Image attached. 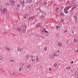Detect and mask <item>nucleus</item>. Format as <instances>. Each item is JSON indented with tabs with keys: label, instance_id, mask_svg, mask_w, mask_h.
<instances>
[{
	"label": "nucleus",
	"instance_id": "1",
	"mask_svg": "<svg viewBox=\"0 0 78 78\" xmlns=\"http://www.w3.org/2000/svg\"><path fill=\"white\" fill-rule=\"evenodd\" d=\"M0 10L1 11V12L2 14H5V13H6V11H7V9L6 8L4 7L2 8V6L1 5H0Z\"/></svg>",
	"mask_w": 78,
	"mask_h": 78
},
{
	"label": "nucleus",
	"instance_id": "2",
	"mask_svg": "<svg viewBox=\"0 0 78 78\" xmlns=\"http://www.w3.org/2000/svg\"><path fill=\"white\" fill-rule=\"evenodd\" d=\"M22 30L23 33H25L27 31V26L25 24H22Z\"/></svg>",
	"mask_w": 78,
	"mask_h": 78
},
{
	"label": "nucleus",
	"instance_id": "3",
	"mask_svg": "<svg viewBox=\"0 0 78 78\" xmlns=\"http://www.w3.org/2000/svg\"><path fill=\"white\" fill-rule=\"evenodd\" d=\"M74 18H75L76 22V23H78V16L77 14H75V16H74Z\"/></svg>",
	"mask_w": 78,
	"mask_h": 78
},
{
	"label": "nucleus",
	"instance_id": "4",
	"mask_svg": "<svg viewBox=\"0 0 78 78\" xmlns=\"http://www.w3.org/2000/svg\"><path fill=\"white\" fill-rule=\"evenodd\" d=\"M17 29L18 32H21V31H22V26L21 27H17Z\"/></svg>",
	"mask_w": 78,
	"mask_h": 78
},
{
	"label": "nucleus",
	"instance_id": "5",
	"mask_svg": "<svg viewBox=\"0 0 78 78\" xmlns=\"http://www.w3.org/2000/svg\"><path fill=\"white\" fill-rule=\"evenodd\" d=\"M9 2L10 3V5H12V6H13L14 4V1H12V0H10L9 1Z\"/></svg>",
	"mask_w": 78,
	"mask_h": 78
},
{
	"label": "nucleus",
	"instance_id": "6",
	"mask_svg": "<svg viewBox=\"0 0 78 78\" xmlns=\"http://www.w3.org/2000/svg\"><path fill=\"white\" fill-rule=\"evenodd\" d=\"M55 58V54H53L50 57V58L51 59H54Z\"/></svg>",
	"mask_w": 78,
	"mask_h": 78
},
{
	"label": "nucleus",
	"instance_id": "7",
	"mask_svg": "<svg viewBox=\"0 0 78 78\" xmlns=\"http://www.w3.org/2000/svg\"><path fill=\"white\" fill-rule=\"evenodd\" d=\"M45 30H46V29H45V28H43L41 31V34H45Z\"/></svg>",
	"mask_w": 78,
	"mask_h": 78
},
{
	"label": "nucleus",
	"instance_id": "8",
	"mask_svg": "<svg viewBox=\"0 0 78 78\" xmlns=\"http://www.w3.org/2000/svg\"><path fill=\"white\" fill-rule=\"evenodd\" d=\"M36 17V16H31L29 18H28V20H33V19H34V18H35V17Z\"/></svg>",
	"mask_w": 78,
	"mask_h": 78
},
{
	"label": "nucleus",
	"instance_id": "9",
	"mask_svg": "<svg viewBox=\"0 0 78 78\" xmlns=\"http://www.w3.org/2000/svg\"><path fill=\"white\" fill-rule=\"evenodd\" d=\"M58 45L60 47H61V46L62 45V44L61 43V42H58Z\"/></svg>",
	"mask_w": 78,
	"mask_h": 78
},
{
	"label": "nucleus",
	"instance_id": "10",
	"mask_svg": "<svg viewBox=\"0 0 78 78\" xmlns=\"http://www.w3.org/2000/svg\"><path fill=\"white\" fill-rule=\"evenodd\" d=\"M20 66L21 67L23 68L24 67V64L23 63H21L20 64Z\"/></svg>",
	"mask_w": 78,
	"mask_h": 78
},
{
	"label": "nucleus",
	"instance_id": "11",
	"mask_svg": "<svg viewBox=\"0 0 78 78\" xmlns=\"http://www.w3.org/2000/svg\"><path fill=\"white\" fill-rule=\"evenodd\" d=\"M64 12L65 14H68V11H67L66 9H64Z\"/></svg>",
	"mask_w": 78,
	"mask_h": 78
},
{
	"label": "nucleus",
	"instance_id": "12",
	"mask_svg": "<svg viewBox=\"0 0 78 78\" xmlns=\"http://www.w3.org/2000/svg\"><path fill=\"white\" fill-rule=\"evenodd\" d=\"M70 69H71V68H70V66H68L67 67H66V70H70Z\"/></svg>",
	"mask_w": 78,
	"mask_h": 78
},
{
	"label": "nucleus",
	"instance_id": "13",
	"mask_svg": "<svg viewBox=\"0 0 78 78\" xmlns=\"http://www.w3.org/2000/svg\"><path fill=\"white\" fill-rule=\"evenodd\" d=\"M55 55V56H59V54L57 52H55L53 53Z\"/></svg>",
	"mask_w": 78,
	"mask_h": 78
},
{
	"label": "nucleus",
	"instance_id": "14",
	"mask_svg": "<svg viewBox=\"0 0 78 78\" xmlns=\"http://www.w3.org/2000/svg\"><path fill=\"white\" fill-rule=\"evenodd\" d=\"M17 51L18 52L20 51V52H21V49L20 47H17Z\"/></svg>",
	"mask_w": 78,
	"mask_h": 78
},
{
	"label": "nucleus",
	"instance_id": "15",
	"mask_svg": "<svg viewBox=\"0 0 78 78\" xmlns=\"http://www.w3.org/2000/svg\"><path fill=\"white\" fill-rule=\"evenodd\" d=\"M73 41L74 42H78V39L76 38H75L73 40Z\"/></svg>",
	"mask_w": 78,
	"mask_h": 78
},
{
	"label": "nucleus",
	"instance_id": "16",
	"mask_svg": "<svg viewBox=\"0 0 78 78\" xmlns=\"http://www.w3.org/2000/svg\"><path fill=\"white\" fill-rule=\"evenodd\" d=\"M36 62H39V59L37 57L36 58Z\"/></svg>",
	"mask_w": 78,
	"mask_h": 78
},
{
	"label": "nucleus",
	"instance_id": "17",
	"mask_svg": "<svg viewBox=\"0 0 78 78\" xmlns=\"http://www.w3.org/2000/svg\"><path fill=\"white\" fill-rule=\"evenodd\" d=\"M41 25V23H38L37 24V25L36 26V28H37V27H39Z\"/></svg>",
	"mask_w": 78,
	"mask_h": 78
},
{
	"label": "nucleus",
	"instance_id": "18",
	"mask_svg": "<svg viewBox=\"0 0 78 78\" xmlns=\"http://www.w3.org/2000/svg\"><path fill=\"white\" fill-rule=\"evenodd\" d=\"M28 15L27 14H26V15H25L23 16V17L24 19H26L27 18V17H28Z\"/></svg>",
	"mask_w": 78,
	"mask_h": 78
},
{
	"label": "nucleus",
	"instance_id": "19",
	"mask_svg": "<svg viewBox=\"0 0 78 78\" xmlns=\"http://www.w3.org/2000/svg\"><path fill=\"white\" fill-rule=\"evenodd\" d=\"M25 59H29V55H27L25 56Z\"/></svg>",
	"mask_w": 78,
	"mask_h": 78
},
{
	"label": "nucleus",
	"instance_id": "20",
	"mask_svg": "<svg viewBox=\"0 0 78 78\" xmlns=\"http://www.w3.org/2000/svg\"><path fill=\"white\" fill-rule=\"evenodd\" d=\"M5 50H7V51H10V49L7 47L5 48Z\"/></svg>",
	"mask_w": 78,
	"mask_h": 78
},
{
	"label": "nucleus",
	"instance_id": "21",
	"mask_svg": "<svg viewBox=\"0 0 78 78\" xmlns=\"http://www.w3.org/2000/svg\"><path fill=\"white\" fill-rule=\"evenodd\" d=\"M47 47H45L44 48V49H43L44 51H47Z\"/></svg>",
	"mask_w": 78,
	"mask_h": 78
},
{
	"label": "nucleus",
	"instance_id": "22",
	"mask_svg": "<svg viewBox=\"0 0 78 78\" xmlns=\"http://www.w3.org/2000/svg\"><path fill=\"white\" fill-rule=\"evenodd\" d=\"M60 15L61 16H64V13L63 12H61L60 13Z\"/></svg>",
	"mask_w": 78,
	"mask_h": 78
},
{
	"label": "nucleus",
	"instance_id": "23",
	"mask_svg": "<svg viewBox=\"0 0 78 78\" xmlns=\"http://www.w3.org/2000/svg\"><path fill=\"white\" fill-rule=\"evenodd\" d=\"M32 0H27V3H31Z\"/></svg>",
	"mask_w": 78,
	"mask_h": 78
},
{
	"label": "nucleus",
	"instance_id": "24",
	"mask_svg": "<svg viewBox=\"0 0 78 78\" xmlns=\"http://www.w3.org/2000/svg\"><path fill=\"white\" fill-rule=\"evenodd\" d=\"M23 70V68L20 67L19 69V72H20L21 70Z\"/></svg>",
	"mask_w": 78,
	"mask_h": 78
},
{
	"label": "nucleus",
	"instance_id": "25",
	"mask_svg": "<svg viewBox=\"0 0 78 78\" xmlns=\"http://www.w3.org/2000/svg\"><path fill=\"white\" fill-rule=\"evenodd\" d=\"M76 5V3H75V2H74V3H73L72 4V5H73V6H75Z\"/></svg>",
	"mask_w": 78,
	"mask_h": 78
},
{
	"label": "nucleus",
	"instance_id": "26",
	"mask_svg": "<svg viewBox=\"0 0 78 78\" xmlns=\"http://www.w3.org/2000/svg\"><path fill=\"white\" fill-rule=\"evenodd\" d=\"M20 3H21L22 5H23V4L25 3V2L23 1L21 2Z\"/></svg>",
	"mask_w": 78,
	"mask_h": 78
},
{
	"label": "nucleus",
	"instance_id": "27",
	"mask_svg": "<svg viewBox=\"0 0 78 78\" xmlns=\"http://www.w3.org/2000/svg\"><path fill=\"white\" fill-rule=\"evenodd\" d=\"M58 10H59V8H56V9L55 10V11L56 12H58Z\"/></svg>",
	"mask_w": 78,
	"mask_h": 78
},
{
	"label": "nucleus",
	"instance_id": "28",
	"mask_svg": "<svg viewBox=\"0 0 78 78\" xmlns=\"http://www.w3.org/2000/svg\"><path fill=\"white\" fill-rule=\"evenodd\" d=\"M59 26H56V28H57V30H59Z\"/></svg>",
	"mask_w": 78,
	"mask_h": 78
},
{
	"label": "nucleus",
	"instance_id": "29",
	"mask_svg": "<svg viewBox=\"0 0 78 78\" xmlns=\"http://www.w3.org/2000/svg\"><path fill=\"white\" fill-rule=\"evenodd\" d=\"M30 68H31V65H28L27 66V68L28 69H30Z\"/></svg>",
	"mask_w": 78,
	"mask_h": 78
},
{
	"label": "nucleus",
	"instance_id": "30",
	"mask_svg": "<svg viewBox=\"0 0 78 78\" xmlns=\"http://www.w3.org/2000/svg\"><path fill=\"white\" fill-rule=\"evenodd\" d=\"M57 66V64L56 63H55L53 66L54 67H56V66Z\"/></svg>",
	"mask_w": 78,
	"mask_h": 78
},
{
	"label": "nucleus",
	"instance_id": "31",
	"mask_svg": "<svg viewBox=\"0 0 78 78\" xmlns=\"http://www.w3.org/2000/svg\"><path fill=\"white\" fill-rule=\"evenodd\" d=\"M75 3L76 4V5L78 4V0H76L75 1Z\"/></svg>",
	"mask_w": 78,
	"mask_h": 78
},
{
	"label": "nucleus",
	"instance_id": "32",
	"mask_svg": "<svg viewBox=\"0 0 78 78\" xmlns=\"http://www.w3.org/2000/svg\"><path fill=\"white\" fill-rule=\"evenodd\" d=\"M10 61V62H14V60L12 59H11Z\"/></svg>",
	"mask_w": 78,
	"mask_h": 78
},
{
	"label": "nucleus",
	"instance_id": "33",
	"mask_svg": "<svg viewBox=\"0 0 78 78\" xmlns=\"http://www.w3.org/2000/svg\"><path fill=\"white\" fill-rule=\"evenodd\" d=\"M76 9V7H72V10H73V9Z\"/></svg>",
	"mask_w": 78,
	"mask_h": 78
},
{
	"label": "nucleus",
	"instance_id": "34",
	"mask_svg": "<svg viewBox=\"0 0 78 78\" xmlns=\"http://www.w3.org/2000/svg\"><path fill=\"white\" fill-rule=\"evenodd\" d=\"M30 56L31 59H33V55H30Z\"/></svg>",
	"mask_w": 78,
	"mask_h": 78
},
{
	"label": "nucleus",
	"instance_id": "35",
	"mask_svg": "<svg viewBox=\"0 0 78 78\" xmlns=\"http://www.w3.org/2000/svg\"><path fill=\"white\" fill-rule=\"evenodd\" d=\"M70 8V6H68L67 7H66V9H69V8Z\"/></svg>",
	"mask_w": 78,
	"mask_h": 78
},
{
	"label": "nucleus",
	"instance_id": "36",
	"mask_svg": "<svg viewBox=\"0 0 78 78\" xmlns=\"http://www.w3.org/2000/svg\"><path fill=\"white\" fill-rule=\"evenodd\" d=\"M48 71H52V69H51V68H49V69H48Z\"/></svg>",
	"mask_w": 78,
	"mask_h": 78
},
{
	"label": "nucleus",
	"instance_id": "37",
	"mask_svg": "<svg viewBox=\"0 0 78 78\" xmlns=\"http://www.w3.org/2000/svg\"><path fill=\"white\" fill-rule=\"evenodd\" d=\"M2 59H3V58L2 56H0V60H2Z\"/></svg>",
	"mask_w": 78,
	"mask_h": 78
},
{
	"label": "nucleus",
	"instance_id": "38",
	"mask_svg": "<svg viewBox=\"0 0 78 78\" xmlns=\"http://www.w3.org/2000/svg\"><path fill=\"white\" fill-rule=\"evenodd\" d=\"M36 60L35 59H32L31 60L32 62H34L35 61V60Z\"/></svg>",
	"mask_w": 78,
	"mask_h": 78
},
{
	"label": "nucleus",
	"instance_id": "39",
	"mask_svg": "<svg viewBox=\"0 0 78 78\" xmlns=\"http://www.w3.org/2000/svg\"><path fill=\"white\" fill-rule=\"evenodd\" d=\"M49 35V34H48V33H47L45 34V36H48Z\"/></svg>",
	"mask_w": 78,
	"mask_h": 78
},
{
	"label": "nucleus",
	"instance_id": "40",
	"mask_svg": "<svg viewBox=\"0 0 78 78\" xmlns=\"http://www.w3.org/2000/svg\"><path fill=\"white\" fill-rule=\"evenodd\" d=\"M44 15H42L41 16V19H44Z\"/></svg>",
	"mask_w": 78,
	"mask_h": 78
},
{
	"label": "nucleus",
	"instance_id": "41",
	"mask_svg": "<svg viewBox=\"0 0 78 78\" xmlns=\"http://www.w3.org/2000/svg\"><path fill=\"white\" fill-rule=\"evenodd\" d=\"M66 3L67 4H69L70 3V2H69V1H67L66 2Z\"/></svg>",
	"mask_w": 78,
	"mask_h": 78
},
{
	"label": "nucleus",
	"instance_id": "42",
	"mask_svg": "<svg viewBox=\"0 0 78 78\" xmlns=\"http://www.w3.org/2000/svg\"><path fill=\"white\" fill-rule=\"evenodd\" d=\"M44 5H47V2H44Z\"/></svg>",
	"mask_w": 78,
	"mask_h": 78
},
{
	"label": "nucleus",
	"instance_id": "43",
	"mask_svg": "<svg viewBox=\"0 0 78 78\" xmlns=\"http://www.w3.org/2000/svg\"><path fill=\"white\" fill-rule=\"evenodd\" d=\"M67 30L66 29V30H65L64 31V33H67Z\"/></svg>",
	"mask_w": 78,
	"mask_h": 78
},
{
	"label": "nucleus",
	"instance_id": "44",
	"mask_svg": "<svg viewBox=\"0 0 78 78\" xmlns=\"http://www.w3.org/2000/svg\"><path fill=\"white\" fill-rule=\"evenodd\" d=\"M64 22V20H63L62 19L61 20L60 22H61V23H62V22Z\"/></svg>",
	"mask_w": 78,
	"mask_h": 78
},
{
	"label": "nucleus",
	"instance_id": "45",
	"mask_svg": "<svg viewBox=\"0 0 78 78\" xmlns=\"http://www.w3.org/2000/svg\"><path fill=\"white\" fill-rule=\"evenodd\" d=\"M17 6L18 8H19L20 7V4H17Z\"/></svg>",
	"mask_w": 78,
	"mask_h": 78
},
{
	"label": "nucleus",
	"instance_id": "46",
	"mask_svg": "<svg viewBox=\"0 0 78 78\" xmlns=\"http://www.w3.org/2000/svg\"><path fill=\"white\" fill-rule=\"evenodd\" d=\"M6 6H9V4L7 3L6 4Z\"/></svg>",
	"mask_w": 78,
	"mask_h": 78
},
{
	"label": "nucleus",
	"instance_id": "47",
	"mask_svg": "<svg viewBox=\"0 0 78 78\" xmlns=\"http://www.w3.org/2000/svg\"><path fill=\"white\" fill-rule=\"evenodd\" d=\"M45 33H48V31H46V30H45Z\"/></svg>",
	"mask_w": 78,
	"mask_h": 78
},
{
	"label": "nucleus",
	"instance_id": "48",
	"mask_svg": "<svg viewBox=\"0 0 78 78\" xmlns=\"http://www.w3.org/2000/svg\"><path fill=\"white\" fill-rule=\"evenodd\" d=\"M76 73H78V69H77L76 71Z\"/></svg>",
	"mask_w": 78,
	"mask_h": 78
},
{
	"label": "nucleus",
	"instance_id": "49",
	"mask_svg": "<svg viewBox=\"0 0 78 78\" xmlns=\"http://www.w3.org/2000/svg\"><path fill=\"white\" fill-rule=\"evenodd\" d=\"M74 69H71L72 72H73V71H74Z\"/></svg>",
	"mask_w": 78,
	"mask_h": 78
},
{
	"label": "nucleus",
	"instance_id": "50",
	"mask_svg": "<svg viewBox=\"0 0 78 78\" xmlns=\"http://www.w3.org/2000/svg\"><path fill=\"white\" fill-rule=\"evenodd\" d=\"M75 52H76L77 51H78V48H77V50L75 51Z\"/></svg>",
	"mask_w": 78,
	"mask_h": 78
},
{
	"label": "nucleus",
	"instance_id": "51",
	"mask_svg": "<svg viewBox=\"0 0 78 78\" xmlns=\"http://www.w3.org/2000/svg\"><path fill=\"white\" fill-rule=\"evenodd\" d=\"M72 33L73 34H74V31H72Z\"/></svg>",
	"mask_w": 78,
	"mask_h": 78
},
{
	"label": "nucleus",
	"instance_id": "52",
	"mask_svg": "<svg viewBox=\"0 0 78 78\" xmlns=\"http://www.w3.org/2000/svg\"><path fill=\"white\" fill-rule=\"evenodd\" d=\"M71 64H73V61L71 62Z\"/></svg>",
	"mask_w": 78,
	"mask_h": 78
},
{
	"label": "nucleus",
	"instance_id": "53",
	"mask_svg": "<svg viewBox=\"0 0 78 78\" xmlns=\"http://www.w3.org/2000/svg\"><path fill=\"white\" fill-rule=\"evenodd\" d=\"M67 43H69V40H67V41L66 42Z\"/></svg>",
	"mask_w": 78,
	"mask_h": 78
},
{
	"label": "nucleus",
	"instance_id": "54",
	"mask_svg": "<svg viewBox=\"0 0 78 78\" xmlns=\"http://www.w3.org/2000/svg\"><path fill=\"white\" fill-rule=\"evenodd\" d=\"M14 74H15V73H13V75H14Z\"/></svg>",
	"mask_w": 78,
	"mask_h": 78
},
{
	"label": "nucleus",
	"instance_id": "55",
	"mask_svg": "<svg viewBox=\"0 0 78 78\" xmlns=\"http://www.w3.org/2000/svg\"><path fill=\"white\" fill-rule=\"evenodd\" d=\"M57 51H58V52H59V50H58Z\"/></svg>",
	"mask_w": 78,
	"mask_h": 78
},
{
	"label": "nucleus",
	"instance_id": "56",
	"mask_svg": "<svg viewBox=\"0 0 78 78\" xmlns=\"http://www.w3.org/2000/svg\"><path fill=\"white\" fill-rule=\"evenodd\" d=\"M40 67H41V68H42V66H40Z\"/></svg>",
	"mask_w": 78,
	"mask_h": 78
},
{
	"label": "nucleus",
	"instance_id": "57",
	"mask_svg": "<svg viewBox=\"0 0 78 78\" xmlns=\"http://www.w3.org/2000/svg\"><path fill=\"white\" fill-rule=\"evenodd\" d=\"M39 10H40V11H41V9H40Z\"/></svg>",
	"mask_w": 78,
	"mask_h": 78
},
{
	"label": "nucleus",
	"instance_id": "58",
	"mask_svg": "<svg viewBox=\"0 0 78 78\" xmlns=\"http://www.w3.org/2000/svg\"><path fill=\"white\" fill-rule=\"evenodd\" d=\"M42 38H44V37H42Z\"/></svg>",
	"mask_w": 78,
	"mask_h": 78
},
{
	"label": "nucleus",
	"instance_id": "59",
	"mask_svg": "<svg viewBox=\"0 0 78 78\" xmlns=\"http://www.w3.org/2000/svg\"><path fill=\"white\" fill-rule=\"evenodd\" d=\"M20 0V1H22V0Z\"/></svg>",
	"mask_w": 78,
	"mask_h": 78
},
{
	"label": "nucleus",
	"instance_id": "60",
	"mask_svg": "<svg viewBox=\"0 0 78 78\" xmlns=\"http://www.w3.org/2000/svg\"><path fill=\"white\" fill-rule=\"evenodd\" d=\"M68 45H69V44L68 43Z\"/></svg>",
	"mask_w": 78,
	"mask_h": 78
},
{
	"label": "nucleus",
	"instance_id": "61",
	"mask_svg": "<svg viewBox=\"0 0 78 78\" xmlns=\"http://www.w3.org/2000/svg\"><path fill=\"white\" fill-rule=\"evenodd\" d=\"M59 78H61V77H59Z\"/></svg>",
	"mask_w": 78,
	"mask_h": 78
}]
</instances>
